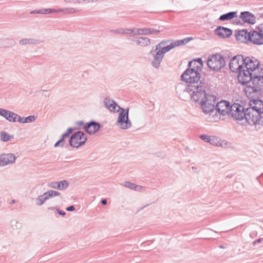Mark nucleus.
<instances>
[{
    "label": "nucleus",
    "instance_id": "49",
    "mask_svg": "<svg viewBox=\"0 0 263 263\" xmlns=\"http://www.w3.org/2000/svg\"><path fill=\"white\" fill-rule=\"evenodd\" d=\"M73 132V129L71 127H69L67 129V131L66 132V133L68 135H69L70 134H71Z\"/></svg>",
    "mask_w": 263,
    "mask_h": 263
},
{
    "label": "nucleus",
    "instance_id": "59",
    "mask_svg": "<svg viewBox=\"0 0 263 263\" xmlns=\"http://www.w3.org/2000/svg\"><path fill=\"white\" fill-rule=\"evenodd\" d=\"M220 248H223L224 247H223V246H220Z\"/></svg>",
    "mask_w": 263,
    "mask_h": 263
},
{
    "label": "nucleus",
    "instance_id": "24",
    "mask_svg": "<svg viewBox=\"0 0 263 263\" xmlns=\"http://www.w3.org/2000/svg\"><path fill=\"white\" fill-rule=\"evenodd\" d=\"M168 42V41H163L156 45L157 47H159V49L164 55L167 52H168L174 48V46L173 45L172 43H171L169 45L165 46V44H167Z\"/></svg>",
    "mask_w": 263,
    "mask_h": 263
},
{
    "label": "nucleus",
    "instance_id": "5",
    "mask_svg": "<svg viewBox=\"0 0 263 263\" xmlns=\"http://www.w3.org/2000/svg\"><path fill=\"white\" fill-rule=\"evenodd\" d=\"M187 91L190 94L192 98L196 97L202 99H207L208 97L216 99V97L215 95L207 93L204 90V87L198 84V83H195V84H189Z\"/></svg>",
    "mask_w": 263,
    "mask_h": 263
},
{
    "label": "nucleus",
    "instance_id": "48",
    "mask_svg": "<svg viewBox=\"0 0 263 263\" xmlns=\"http://www.w3.org/2000/svg\"><path fill=\"white\" fill-rule=\"evenodd\" d=\"M263 240V238H259V239H256V240L254 241L253 242V245L254 246L257 243H259L260 242H261V241Z\"/></svg>",
    "mask_w": 263,
    "mask_h": 263
},
{
    "label": "nucleus",
    "instance_id": "20",
    "mask_svg": "<svg viewBox=\"0 0 263 263\" xmlns=\"http://www.w3.org/2000/svg\"><path fill=\"white\" fill-rule=\"evenodd\" d=\"M1 160L2 162V166H5L14 163L16 157L13 154H4L1 155Z\"/></svg>",
    "mask_w": 263,
    "mask_h": 263
},
{
    "label": "nucleus",
    "instance_id": "17",
    "mask_svg": "<svg viewBox=\"0 0 263 263\" xmlns=\"http://www.w3.org/2000/svg\"><path fill=\"white\" fill-rule=\"evenodd\" d=\"M236 39L242 43L250 42V32L246 30H239L235 33Z\"/></svg>",
    "mask_w": 263,
    "mask_h": 263
},
{
    "label": "nucleus",
    "instance_id": "8",
    "mask_svg": "<svg viewBox=\"0 0 263 263\" xmlns=\"http://www.w3.org/2000/svg\"><path fill=\"white\" fill-rule=\"evenodd\" d=\"M87 136L84 132L78 131L73 134L69 139L70 145L74 148H78L85 143Z\"/></svg>",
    "mask_w": 263,
    "mask_h": 263
},
{
    "label": "nucleus",
    "instance_id": "28",
    "mask_svg": "<svg viewBox=\"0 0 263 263\" xmlns=\"http://www.w3.org/2000/svg\"><path fill=\"white\" fill-rule=\"evenodd\" d=\"M124 186L126 187L133 190L134 191H140L142 188L141 186H139L129 181L124 182Z\"/></svg>",
    "mask_w": 263,
    "mask_h": 263
},
{
    "label": "nucleus",
    "instance_id": "31",
    "mask_svg": "<svg viewBox=\"0 0 263 263\" xmlns=\"http://www.w3.org/2000/svg\"><path fill=\"white\" fill-rule=\"evenodd\" d=\"M55 11L56 12H63L65 14H72V13L77 12L78 11V10L76 8H74L69 7V8H62V9H60Z\"/></svg>",
    "mask_w": 263,
    "mask_h": 263
},
{
    "label": "nucleus",
    "instance_id": "25",
    "mask_svg": "<svg viewBox=\"0 0 263 263\" xmlns=\"http://www.w3.org/2000/svg\"><path fill=\"white\" fill-rule=\"evenodd\" d=\"M43 41L32 38L23 39L19 41V43L21 45H31V44H40L43 43Z\"/></svg>",
    "mask_w": 263,
    "mask_h": 263
},
{
    "label": "nucleus",
    "instance_id": "36",
    "mask_svg": "<svg viewBox=\"0 0 263 263\" xmlns=\"http://www.w3.org/2000/svg\"><path fill=\"white\" fill-rule=\"evenodd\" d=\"M36 93L37 96L39 97H50L51 95V92H50V91L44 90H40L37 91Z\"/></svg>",
    "mask_w": 263,
    "mask_h": 263
},
{
    "label": "nucleus",
    "instance_id": "9",
    "mask_svg": "<svg viewBox=\"0 0 263 263\" xmlns=\"http://www.w3.org/2000/svg\"><path fill=\"white\" fill-rule=\"evenodd\" d=\"M257 70L254 69V71H251L243 66V67L237 72V78L239 82L242 84L247 83L250 84L253 80V77L255 76L253 73H254L255 71H257Z\"/></svg>",
    "mask_w": 263,
    "mask_h": 263
},
{
    "label": "nucleus",
    "instance_id": "56",
    "mask_svg": "<svg viewBox=\"0 0 263 263\" xmlns=\"http://www.w3.org/2000/svg\"><path fill=\"white\" fill-rule=\"evenodd\" d=\"M81 1V4H85V0H80Z\"/></svg>",
    "mask_w": 263,
    "mask_h": 263
},
{
    "label": "nucleus",
    "instance_id": "32",
    "mask_svg": "<svg viewBox=\"0 0 263 263\" xmlns=\"http://www.w3.org/2000/svg\"><path fill=\"white\" fill-rule=\"evenodd\" d=\"M47 200L46 195H45V193H44L43 195L39 196L36 199V205L37 206H41Z\"/></svg>",
    "mask_w": 263,
    "mask_h": 263
},
{
    "label": "nucleus",
    "instance_id": "54",
    "mask_svg": "<svg viewBox=\"0 0 263 263\" xmlns=\"http://www.w3.org/2000/svg\"><path fill=\"white\" fill-rule=\"evenodd\" d=\"M74 4H81V1L80 0H74Z\"/></svg>",
    "mask_w": 263,
    "mask_h": 263
},
{
    "label": "nucleus",
    "instance_id": "41",
    "mask_svg": "<svg viewBox=\"0 0 263 263\" xmlns=\"http://www.w3.org/2000/svg\"><path fill=\"white\" fill-rule=\"evenodd\" d=\"M111 32L114 33H116V34H124V29L120 28V29H118L112 30H111Z\"/></svg>",
    "mask_w": 263,
    "mask_h": 263
},
{
    "label": "nucleus",
    "instance_id": "43",
    "mask_svg": "<svg viewBox=\"0 0 263 263\" xmlns=\"http://www.w3.org/2000/svg\"><path fill=\"white\" fill-rule=\"evenodd\" d=\"M56 210H57V212L58 213V214L60 215L64 216L66 215V213L64 211L61 210L59 208H57Z\"/></svg>",
    "mask_w": 263,
    "mask_h": 263
},
{
    "label": "nucleus",
    "instance_id": "2",
    "mask_svg": "<svg viewBox=\"0 0 263 263\" xmlns=\"http://www.w3.org/2000/svg\"><path fill=\"white\" fill-rule=\"evenodd\" d=\"M105 106L110 111L118 112L120 111L117 124L122 129H127L132 126V123L128 118L129 109L126 110L118 106L114 100H104Z\"/></svg>",
    "mask_w": 263,
    "mask_h": 263
},
{
    "label": "nucleus",
    "instance_id": "46",
    "mask_svg": "<svg viewBox=\"0 0 263 263\" xmlns=\"http://www.w3.org/2000/svg\"><path fill=\"white\" fill-rule=\"evenodd\" d=\"M75 210V208L73 205H70L66 208V210L68 211H73Z\"/></svg>",
    "mask_w": 263,
    "mask_h": 263
},
{
    "label": "nucleus",
    "instance_id": "37",
    "mask_svg": "<svg viewBox=\"0 0 263 263\" xmlns=\"http://www.w3.org/2000/svg\"><path fill=\"white\" fill-rule=\"evenodd\" d=\"M189 41L187 39H185L182 40H177L174 42L172 43L173 45L174 46V48L177 46H181L183 45L185 43H187Z\"/></svg>",
    "mask_w": 263,
    "mask_h": 263
},
{
    "label": "nucleus",
    "instance_id": "42",
    "mask_svg": "<svg viewBox=\"0 0 263 263\" xmlns=\"http://www.w3.org/2000/svg\"><path fill=\"white\" fill-rule=\"evenodd\" d=\"M257 29L263 35V23L260 24L257 27Z\"/></svg>",
    "mask_w": 263,
    "mask_h": 263
},
{
    "label": "nucleus",
    "instance_id": "7",
    "mask_svg": "<svg viewBox=\"0 0 263 263\" xmlns=\"http://www.w3.org/2000/svg\"><path fill=\"white\" fill-rule=\"evenodd\" d=\"M200 79V72L191 68H187L181 75V79L183 81L189 83V84H195L198 83Z\"/></svg>",
    "mask_w": 263,
    "mask_h": 263
},
{
    "label": "nucleus",
    "instance_id": "51",
    "mask_svg": "<svg viewBox=\"0 0 263 263\" xmlns=\"http://www.w3.org/2000/svg\"><path fill=\"white\" fill-rule=\"evenodd\" d=\"M64 2L67 4H68V3L74 4V0H64Z\"/></svg>",
    "mask_w": 263,
    "mask_h": 263
},
{
    "label": "nucleus",
    "instance_id": "18",
    "mask_svg": "<svg viewBox=\"0 0 263 263\" xmlns=\"http://www.w3.org/2000/svg\"><path fill=\"white\" fill-rule=\"evenodd\" d=\"M203 65L202 59L201 58H198L196 60H194L189 62L188 68H191V69L195 70L200 72L203 68Z\"/></svg>",
    "mask_w": 263,
    "mask_h": 263
},
{
    "label": "nucleus",
    "instance_id": "58",
    "mask_svg": "<svg viewBox=\"0 0 263 263\" xmlns=\"http://www.w3.org/2000/svg\"><path fill=\"white\" fill-rule=\"evenodd\" d=\"M195 101V102H197L198 101V99H196V100H194Z\"/></svg>",
    "mask_w": 263,
    "mask_h": 263
},
{
    "label": "nucleus",
    "instance_id": "44",
    "mask_svg": "<svg viewBox=\"0 0 263 263\" xmlns=\"http://www.w3.org/2000/svg\"><path fill=\"white\" fill-rule=\"evenodd\" d=\"M41 11H42L41 14H47V13H49L51 12V10L50 9H42V10H41Z\"/></svg>",
    "mask_w": 263,
    "mask_h": 263
},
{
    "label": "nucleus",
    "instance_id": "11",
    "mask_svg": "<svg viewBox=\"0 0 263 263\" xmlns=\"http://www.w3.org/2000/svg\"><path fill=\"white\" fill-rule=\"evenodd\" d=\"M243 66L251 71H254V69L257 70V71L263 69V65H260L259 61L256 58L253 57H243Z\"/></svg>",
    "mask_w": 263,
    "mask_h": 263
},
{
    "label": "nucleus",
    "instance_id": "55",
    "mask_svg": "<svg viewBox=\"0 0 263 263\" xmlns=\"http://www.w3.org/2000/svg\"><path fill=\"white\" fill-rule=\"evenodd\" d=\"M56 209L57 208H55V207H49V208H48L47 209H48V211H49V210H54V209L56 210Z\"/></svg>",
    "mask_w": 263,
    "mask_h": 263
},
{
    "label": "nucleus",
    "instance_id": "22",
    "mask_svg": "<svg viewBox=\"0 0 263 263\" xmlns=\"http://www.w3.org/2000/svg\"><path fill=\"white\" fill-rule=\"evenodd\" d=\"M240 18L242 21L251 24L255 23L256 20L255 16L250 12L246 11L240 13Z\"/></svg>",
    "mask_w": 263,
    "mask_h": 263
},
{
    "label": "nucleus",
    "instance_id": "13",
    "mask_svg": "<svg viewBox=\"0 0 263 263\" xmlns=\"http://www.w3.org/2000/svg\"><path fill=\"white\" fill-rule=\"evenodd\" d=\"M158 48L159 47L156 45L155 49L151 50L150 51V53L153 55V60L151 62V65L156 69H158L160 67L161 63L164 57Z\"/></svg>",
    "mask_w": 263,
    "mask_h": 263
},
{
    "label": "nucleus",
    "instance_id": "35",
    "mask_svg": "<svg viewBox=\"0 0 263 263\" xmlns=\"http://www.w3.org/2000/svg\"><path fill=\"white\" fill-rule=\"evenodd\" d=\"M18 117L20 116L17 114L10 111V113H9L7 120L10 122H15L16 120L17 121Z\"/></svg>",
    "mask_w": 263,
    "mask_h": 263
},
{
    "label": "nucleus",
    "instance_id": "33",
    "mask_svg": "<svg viewBox=\"0 0 263 263\" xmlns=\"http://www.w3.org/2000/svg\"><path fill=\"white\" fill-rule=\"evenodd\" d=\"M44 193L48 200L53 197L58 196L60 195V192L54 190H49Z\"/></svg>",
    "mask_w": 263,
    "mask_h": 263
},
{
    "label": "nucleus",
    "instance_id": "53",
    "mask_svg": "<svg viewBox=\"0 0 263 263\" xmlns=\"http://www.w3.org/2000/svg\"><path fill=\"white\" fill-rule=\"evenodd\" d=\"M101 203L103 205H106L107 204V200L106 199H103L101 200Z\"/></svg>",
    "mask_w": 263,
    "mask_h": 263
},
{
    "label": "nucleus",
    "instance_id": "21",
    "mask_svg": "<svg viewBox=\"0 0 263 263\" xmlns=\"http://www.w3.org/2000/svg\"><path fill=\"white\" fill-rule=\"evenodd\" d=\"M49 187L59 190H63L66 189L68 186V182L67 180H62L58 182H51L48 183Z\"/></svg>",
    "mask_w": 263,
    "mask_h": 263
},
{
    "label": "nucleus",
    "instance_id": "10",
    "mask_svg": "<svg viewBox=\"0 0 263 263\" xmlns=\"http://www.w3.org/2000/svg\"><path fill=\"white\" fill-rule=\"evenodd\" d=\"M231 106L230 103L226 100H221L217 102L215 109L220 114V119L224 120V117L229 115Z\"/></svg>",
    "mask_w": 263,
    "mask_h": 263
},
{
    "label": "nucleus",
    "instance_id": "39",
    "mask_svg": "<svg viewBox=\"0 0 263 263\" xmlns=\"http://www.w3.org/2000/svg\"><path fill=\"white\" fill-rule=\"evenodd\" d=\"M135 31H136V29H124V34H131L133 33L135 35Z\"/></svg>",
    "mask_w": 263,
    "mask_h": 263
},
{
    "label": "nucleus",
    "instance_id": "45",
    "mask_svg": "<svg viewBox=\"0 0 263 263\" xmlns=\"http://www.w3.org/2000/svg\"><path fill=\"white\" fill-rule=\"evenodd\" d=\"M58 141L60 142L61 147H63L65 143V139L61 137Z\"/></svg>",
    "mask_w": 263,
    "mask_h": 263
},
{
    "label": "nucleus",
    "instance_id": "23",
    "mask_svg": "<svg viewBox=\"0 0 263 263\" xmlns=\"http://www.w3.org/2000/svg\"><path fill=\"white\" fill-rule=\"evenodd\" d=\"M160 32V30L153 28H138L136 29V31H135V35L157 34H158Z\"/></svg>",
    "mask_w": 263,
    "mask_h": 263
},
{
    "label": "nucleus",
    "instance_id": "12",
    "mask_svg": "<svg viewBox=\"0 0 263 263\" xmlns=\"http://www.w3.org/2000/svg\"><path fill=\"white\" fill-rule=\"evenodd\" d=\"M244 60L242 55H237L233 57L229 63L230 69L233 72H238L243 67Z\"/></svg>",
    "mask_w": 263,
    "mask_h": 263
},
{
    "label": "nucleus",
    "instance_id": "16",
    "mask_svg": "<svg viewBox=\"0 0 263 263\" xmlns=\"http://www.w3.org/2000/svg\"><path fill=\"white\" fill-rule=\"evenodd\" d=\"M101 128V125L94 121L87 122L84 126V129L89 135H93L98 132Z\"/></svg>",
    "mask_w": 263,
    "mask_h": 263
},
{
    "label": "nucleus",
    "instance_id": "27",
    "mask_svg": "<svg viewBox=\"0 0 263 263\" xmlns=\"http://www.w3.org/2000/svg\"><path fill=\"white\" fill-rule=\"evenodd\" d=\"M237 15V12H230L221 15L219 20L221 21H229L234 18Z\"/></svg>",
    "mask_w": 263,
    "mask_h": 263
},
{
    "label": "nucleus",
    "instance_id": "14",
    "mask_svg": "<svg viewBox=\"0 0 263 263\" xmlns=\"http://www.w3.org/2000/svg\"><path fill=\"white\" fill-rule=\"evenodd\" d=\"M216 100H201L200 102L202 111L205 114L212 112L215 109Z\"/></svg>",
    "mask_w": 263,
    "mask_h": 263
},
{
    "label": "nucleus",
    "instance_id": "34",
    "mask_svg": "<svg viewBox=\"0 0 263 263\" xmlns=\"http://www.w3.org/2000/svg\"><path fill=\"white\" fill-rule=\"evenodd\" d=\"M11 138H13V136L9 135L4 131L1 132V139L3 142H7Z\"/></svg>",
    "mask_w": 263,
    "mask_h": 263
},
{
    "label": "nucleus",
    "instance_id": "4",
    "mask_svg": "<svg viewBox=\"0 0 263 263\" xmlns=\"http://www.w3.org/2000/svg\"><path fill=\"white\" fill-rule=\"evenodd\" d=\"M234 120L237 123L245 120L246 115V108L243 105L234 103L230 107L229 114Z\"/></svg>",
    "mask_w": 263,
    "mask_h": 263
},
{
    "label": "nucleus",
    "instance_id": "19",
    "mask_svg": "<svg viewBox=\"0 0 263 263\" xmlns=\"http://www.w3.org/2000/svg\"><path fill=\"white\" fill-rule=\"evenodd\" d=\"M215 32L217 35L222 38L229 37L232 34L231 29L222 26L218 27Z\"/></svg>",
    "mask_w": 263,
    "mask_h": 263
},
{
    "label": "nucleus",
    "instance_id": "52",
    "mask_svg": "<svg viewBox=\"0 0 263 263\" xmlns=\"http://www.w3.org/2000/svg\"><path fill=\"white\" fill-rule=\"evenodd\" d=\"M54 147H58V146H61V144H60V142L58 141L54 144Z\"/></svg>",
    "mask_w": 263,
    "mask_h": 263
},
{
    "label": "nucleus",
    "instance_id": "47",
    "mask_svg": "<svg viewBox=\"0 0 263 263\" xmlns=\"http://www.w3.org/2000/svg\"><path fill=\"white\" fill-rule=\"evenodd\" d=\"M42 12V11H41V10H32V11H30V14H36V13L41 14Z\"/></svg>",
    "mask_w": 263,
    "mask_h": 263
},
{
    "label": "nucleus",
    "instance_id": "15",
    "mask_svg": "<svg viewBox=\"0 0 263 263\" xmlns=\"http://www.w3.org/2000/svg\"><path fill=\"white\" fill-rule=\"evenodd\" d=\"M250 42L251 43L260 45L263 44V35L257 30H253L250 32Z\"/></svg>",
    "mask_w": 263,
    "mask_h": 263
},
{
    "label": "nucleus",
    "instance_id": "3",
    "mask_svg": "<svg viewBox=\"0 0 263 263\" xmlns=\"http://www.w3.org/2000/svg\"><path fill=\"white\" fill-rule=\"evenodd\" d=\"M253 74L255 76L251 82L252 86H248L246 93L248 92L249 95L247 96L248 99H259V95L261 97H263L261 95V92H263V69H261L260 71H255Z\"/></svg>",
    "mask_w": 263,
    "mask_h": 263
},
{
    "label": "nucleus",
    "instance_id": "29",
    "mask_svg": "<svg viewBox=\"0 0 263 263\" xmlns=\"http://www.w3.org/2000/svg\"><path fill=\"white\" fill-rule=\"evenodd\" d=\"M35 118L34 116H29L26 118H22L21 117H18V119L17 121L21 123H30L34 121Z\"/></svg>",
    "mask_w": 263,
    "mask_h": 263
},
{
    "label": "nucleus",
    "instance_id": "26",
    "mask_svg": "<svg viewBox=\"0 0 263 263\" xmlns=\"http://www.w3.org/2000/svg\"><path fill=\"white\" fill-rule=\"evenodd\" d=\"M136 43L141 47H147L151 44V40L147 37H140L137 39Z\"/></svg>",
    "mask_w": 263,
    "mask_h": 263
},
{
    "label": "nucleus",
    "instance_id": "6",
    "mask_svg": "<svg viewBox=\"0 0 263 263\" xmlns=\"http://www.w3.org/2000/svg\"><path fill=\"white\" fill-rule=\"evenodd\" d=\"M225 64L224 58L218 53L210 55L207 60L208 67L213 71L220 70L225 66Z\"/></svg>",
    "mask_w": 263,
    "mask_h": 263
},
{
    "label": "nucleus",
    "instance_id": "57",
    "mask_svg": "<svg viewBox=\"0 0 263 263\" xmlns=\"http://www.w3.org/2000/svg\"><path fill=\"white\" fill-rule=\"evenodd\" d=\"M15 202V201L14 200H12L11 202V204H13Z\"/></svg>",
    "mask_w": 263,
    "mask_h": 263
},
{
    "label": "nucleus",
    "instance_id": "40",
    "mask_svg": "<svg viewBox=\"0 0 263 263\" xmlns=\"http://www.w3.org/2000/svg\"><path fill=\"white\" fill-rule=\"evenodd\" d=\"M211 136H209L206 135H202L200 136V138L204 142L209 143L211 138Z\"/></svg>",
    "mask_w": 263,
    "mask_h": 263
},
{
    "label": "nucleus",
    "instance_id": "38",
    "mask_svg": "<svg viewBox=\"0 0 263 263\" xmlns=\"http://www.w3.org/2000/svg\"><path fill=\"white\" fill-rule=\"evenodd\" d=\"M10 111L8 110H5L0 108V115L5 118L6 119H8V115L10 113Z\"/></svg>",
    "mask_w": 263,
    "mask_h": 263
},
{
    "label": "nucleus",
    "instance_id": "30",
    "mask_svg": "<svg viewBox=\"0 0 263 263\" xmlns=\"http://www.w3.org/2000/svg\"><path fill=\"white\" fill-rule=\"evenodd\" d=\"M209 143L213 145L217 146H220L222 145L221 140H220L219 138L215 136H211V138Z\"/></svg>",
    "mask_w": 263,
    "mask_h": 263
},
{
    "label": "nucleus",
    "instance_id": "1",
    "mask_svg": "<svg viewBox=\"0 0 263 263\" xmlns=\"http://www.w3.org/2000/svg\"><path fill=\"white\" fill-rule=\"evenodd\" d=\"M245 120L251 126L263 123V100H250Z\"/></svg>",
    "mask_w": 263,
    "mask_h": 263
},
{
    "label": "nucleus",
    "instance_id": "50",
    "mask_svg": "<svg viewBox=\"0 0 263 263\" xmlns=\"http://www.w3.org/2000/svg\"><path fill=\"white\" fill-rule=\"evenodd\" d=\"M69 136V135H68L66 132L64 133L61 136L62 138H64V139H66L67 138H68Z\"/></svg>",
    "mask_w": 263,
    "mask_h": 263
}]
</instances>
